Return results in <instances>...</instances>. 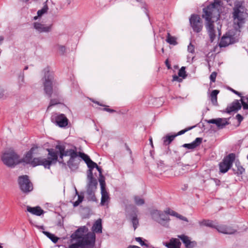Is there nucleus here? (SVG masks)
Wrapping results in <instances>:
<instances>
[{"mask_svg":"<svg viewBox=\"0 0 248 248\" xmlns=\"http://www.w3.org/2000/svg\"><path fill=\"white\" fill-rule=\"evenodd\" d=\"M71 241L77 240L69 245L68 248H93L95 245V234L89 232L86 226L78 228L71 235Z\"/></svg>","mask_w":248,"mask_h":248,"instance_id":"f257e3e1","label":"nucleus"},{"mask_svg":"<svg viewBox=\"0 0 248 248\" xmlns=\"http://www.w3.org/2000/svg\"><path fill=\"white\" fill-rule=\"evenodd\" d=\"M220 1L217 0L203 9L202 16L207 22L206 27L211 42H213L216 37L214 21L212 20V18H215L213 16V12L217 9L218 6H220Z\"/></svg>","mask_w":248,"mask_h":248,"instance_id":"f03ea898","label":"nucleus"},{"mask_svg":"<svg viewBox=\"0 0 248 248\" xmlns=\"http://www.w3.org/2000/svg\"><path fill=\"white\" fill-rule=\"evenodd\" d=\"M1 159L5 165L11 168L19 164V155L13 150L5 151L1 155Z\"/></svg>","mask_w":248,"mask_h":248,"instance_id":"7ed1b4c3","label":"nucleus"},{"mask_svg":"<svg viewBox=\"0 0 248 248\" xmlns=\"http://www.w3.org/2000/svg\"><path fill=\"white\" fill-rule=\"evenodd\" d=\"M44 71L45 76L43 78L44 90L48 97L50 98L53 92L52 86L55 84L54 80V74L49 71L48 68H45Z\"/></svg>","mask_w":248,"mask_h":248,"instance_id":"20e7f679","label":"nucleus"},{"mask_svg":"<svg viewBox=\"0 0 248 248\" xmlns=\"http://www.w3.org/2000/svg\"><path fill=\"white\" fill-rule=\"evenodd\" d=\"M48 156L46 158L41 157V165L45 169H50L52 164H55L58 161L59 150L55 151L53 149H47Z\"/></svg>","mask_w":248,"mask_h":248,"instance_id":"39448f33","label":"nucleus"},{"mask_svg":"<svg viewBox=\"0 0 248 248\" xmlns=\"http://www.w3.org/2000/svg\"><path fill=\"white\" fill-rule=\"evenodd\" d=\"M241 7V5L237 3L235 5L233 8L232 17L234 20V24L237 25L238 28H241L245 22L244 13L240 10Z\"/></svg>","mask_w":248,"mask_h":248,"instance_id":"423d86ee","label":"nucleus"},{"mask_svg":"<svg viewBox=\"0 0 248 248\" xmlns=\"http://www.w3.org/2000/svg\"><path fill=\"white\" fill-rule=\"evenodd\" d=\"M18 183L20 189L24 193H29L33 190L32 184L26 175L19 176Z\"/></svg>","mask_w":248,"mask_h":248,"instance_id":"0eeeda50","label":"nucleus"},{"mask_svg":"<svg viewBox=\"0 0 248 248\" xmlns=\"http://www.w3.org/2000/svg\"><path fill=\"white\" fill-rule=\"evenodd\" d=\"M235 155L231 153L225 157L219 164V170L221 173H226L232 167V163L235 160Z\"/></svg>","mask_w":248,"mask_h":248,"instance_id":"6e6552de","label":"nucleus"},{"mask_svg":"<svg viewBox=\"0 0 248 248\" xmlns=\"http://www.w3.org/2000/svg\"><path fill=\"white\" fill-rule=\"evenodd\" d=\"M19 164L23 163V165L24 166L28 164L31 165L33 167L41 165V157L33 158L32 155L27 152L22 158L20 159L19 157Z\"/></svg>","mask_w":248,"mask_h":248,"instance_id":"1a4fd4ad","label":"nucleus"},{"mask_svg":"<svg viewBox=\"0 0 248 248\" xmlns=\"http://www.w3.org/2000/svg\"><path fill=\"white\" fill-rule=\"evenodd\" d=\"M56 149L59 150L60 157L66 156H70V157H78V152L77 151V148L74 147V149H70L65 150V147L63 145H57L55 147Z\"/></svg>","mask_w":248,"mask_h":248,"instance_id":"9d476101","label":"nucleus"},{"mask_svg":"<svg viewBox=\"0 0 248 248\" xmlns=\"http://www.w3.org/2000/svg\"><path fill=\"white\" fill-rule=\"evenodd\" d=\"M189 22L193 31L196 33L201 32L202 29V24L200 16L193 14L189 18Z\"/></svg>","mask_w":248,"mask_h":248,"instance_id":"9b49d317","label":"nucleus"},{"mask_svg":"<svg viewBox=\"0 0 248 248\" xmlns=\"http://www.w3.org/2000/svg\"><path fill=\"white\" fill-rule=\"evenodd\" d=\"M51 122L60 127H66L68 123V120L63 114L55 113L51 117Z\"/></svg>","mask_w":248,"mask_h":248,"instance_id":"f8f14e48","label":"nucleus"},{"mask_svg":"<svg viewBox=\"0 0 248 248\" xmlns=\"http://www.w3.org/2000/svg\"><path fill=\"white\" fill-rule=\"evenodd\" d=\"M234 43L233 36L232 35L226 34L221 38L219 46L220 47H226Z\"/></svg>","mask_w":248,"mask_h":248,"instance_id":"ddd939ff","label":"nucleus"},{"mask_svg":"<svg viewBox=\"0 0 248 248\" xmlns=\"http://www.w3.org/2000/svg\"><path fill=\"white\" fill-rule=\"evenodd\" d=\"M238 100H235L233 101L230 106L227 107L226 109V112L228 113H231L232 111H237L241 109L242 104Z\"/></svg>","mask_w":248,"mask_h":248,"instance_id":"4468645a","label":"nucleus"},{"mask_svg":"<svg viewBox=\"0 0 248 248\" xmlns=\"http://www.w3.org/2000/svg\"><path fill=\"white\" fill-rule=\"evenodd\" d=\"M217 231L219 232L228 234H233L236 232V230L232 226L226 225H220L218 226Z\"/></svg>","mask_w":248,"mask_h":248,"instance_id":"2eb2a0df","label":"nucleus"},{"mask_svg":"<svg viewBox=\"0 0 248 248\" xmlns=\"http://www.w3.org/2000/svg\"><path fill=\"white\" fill-rule=\"evenodd\" d=\"M34 28L39 32H48L51 30V25L45 26L40 23L36 22L33 23Z\"/></svg>","mask_w":248,"mask_h":248,"instance_id":"dca6fc26","label":"nucleus"},{"mask_svg":"<svg viewBox=\"0 0 248 248\" xmlns=\"http://www.w3.org/2000/svg\"><path fill=\"white\" fill-rule=\"evenodd\" d=\"M77 157H70L69 160L67 162V166L72 171L75 170L78 168L80 159Z\"/></svg>","mask_w":248,"mask_h":248,"instance_id":"f3484780","label":"nucleus"},{"mask_svg":"<svg viewBox=\"0 0 248 248\" xmlns=\"http://www.w3.org/2000/svg\"><path fill=\"white\" fill-rule=\"evenodd\" d=\"M202 138H197L193 141L190 143L184 144L182 146L188 149H194L199 146L202 142Z\"/></svg>","mask_w":248,"mask_h":248,"instance_id":"a211bd4d","label":"nucleus"},{"mask_svg":"<svg viewBox=\"0 0 248 248\" xmlns=\"http://www.w3.org/2000/svg\"><path fill=\"white\" fill-rule=\"evenodd\" d=\"M27 211L32 215L37 216H40L43 215L45 213L44 211L41 208L37 206L35 207H31L30 206H27Z\"/></svg>","mask_w":248,"mask_h":248,"instance_id":"6ab92c4d","label":"nucleus"},{"mask_svg":"<svg viewBox=\"0 0 248 248\" xmlns=\"http://www.w3.org/2000/svg\"><path fill=\"white\" fill-rule=\"evenodd\" d=\"M199 223L201 226H204L211 228L216 229L217 231V228L219 226L218 225H217V223L214 221L209 219H203L202 220L199 221Z\"/></svg>","mask_w":248,"mask_h":248,"instance_id":"aec40b11","label":"nucleus"},{"mask_svg":"<svg viewBox=\"0 0 248 248\" xmlns=\"http://www.w3.org/2000/svg\"><path fill=\"white\" fill-rule=\"evenodd\" d=\"M92 230L93 231L92 232H93L95 234V233H101L102 232V220L100 218L98 219L93 224Z\"/></svg>","mask_w":248,"mask_h":248,"instance_id":"412c9836","label":"nucleus"},{"mask_svg":"<svg viewBox=\"0 0 248 248\" xmlns=\"http://www.w3.org/2000/svg\"><path fill=\"white\" fill-rule=\"evenodd\" d=\"M181 245L179 240L177 238H171L169 243H164L168 248H180Z\"/></svg>","mask_w":248,"mask_h":248,"instance_id":"4be33fe9","label":"nucleus"},{"mask_svg":"<svg viewBox=\"0 0 248 248\" xmlns=\"http://www.w3.org/2000/svg\"><path fill=\"white\" fill-rule=\"evenodd\" d=\"M166 215L167 214H166L165 213H164L161 211L160 216L158 218L157 222L164 227H168L169 226V222L170 219Z\"/></svg>","mask_w":248,"mask_h":248,"instance_id":"5701e85b","label":"nucleus"},{"mask_svg":"<svg viewBox=\"0 0 248 248\" xmlns=\"http://www.w3.org/2000/svg\"><path fill=\"white\" fill-rule=\"evenodd\" d=\"M164 212L167 215H170L171 216L175 217L177 218L180 219V220H184V221H186V222H188V219H187V218L186 217H184V216L179 214L177 212H176L170 209L169 208L166 209L165 210Z\"/></svg>","mask_w":248,"mask_h":248,"instance_id":"b1692460","label":"nucleus"},{"mask_svg":"<svg viewBox=\"0 0 248 248\" xmlns=\"http://www.w3.org/2000/svg\"><path fill=\"white\" fill-rule=\"evenodd\" d=\"M182 241L186 248H192L193 247V242H191L189 237L184 234L179 236Z\"/></svg>","mask_w":248,"mask_h":248,"instance_id":"393cba45","label":"nucleus"},{"mask_svg":"<svg viewBox=\"0 0 248 248\" xmlns=\"http://www.w3.org/2000/svg\"><path fill=\"white\" fill-rule=\"evenodd\" d=\"M219 91L217 90H213L210 95V99L212 104L215 106H218L217 103V94L219 93Z\"/></svg>","mask_w":248,"mask_h":248,"instance_id":"a878e982","label":"nucleus"},{"mask_svg":"<svg viewBox=\"0 0 248 248\" xmlns=\"http://www.w3.org/2000/svg\"><path fill=\"white\" fill-rule=\"evenodd\" d=\"M176 137V135L175 134L173 135H167L165 137L163 138V144L164 145H169L174 139V138Z\"/></svg>","mask_w":248,"mask_h":248,"instance_id":"bb28decb","label":"nucleus"},{"mask_svg":"<svg viewBox=\"0 0 248 248\" xmlns=\"http://www.w3.org/2000/svg\"><path fill=\"white\" fill-rule=\"evenodd\" d=\"M87 185V189H95L97 185V182L95 178L89 179Z\"/></svg>","mask_w":248,"mask_h":248,"instance_id":"cd10ccee","label":"nucleus"},{"mask_svg":"<svg viewBox=\"0 0 248 248\" xmlns=\"http://www.w3.org/2000/svg\"><path fill=\"white\" fill-rule=\"evenodd\" d=\"M235 166L237 168L236 171H235V170L234 169H233V170L235 171L234 173L237 176L242 174L245 172V169L240 165V163L239 161L235 162Z\"/></svg>","mask_w":248,"mask_h":248,"instance_id":"c85d7f7f","label":"nucleus"},{"mask_svg":"<svg viewBox=\"0 0 248 248\" xmlns=\"http://www.w3.org/2000/svg\"><path fill=\"white\" fill-rule=\"evenodd\" d=\"M166 42L170 45L175 46L177 44L176 38L174 36H171L169 32H168L166 38Z\"/></svg>","mask_w":248,"mask_h":248,"instance_id":"c756f323","label":"nucleus"},{"mask_svg":"<svg viewBox=\"0 0 248 248\" xmlns=\"http://www.w3.org/2000/svg\"><path fill=\"white\" fill-rule=\"evenodd\" d=\"M43 233L49 238L54 243H56L58 242L59 238L54 234L47 231H43Z\"/></svg>","mask_w":248,"mask_h":248,"instance_id":"7c9ffc66","label":"nucleus"},{"mask_svg":"<svg viewBox=\"0 0 248 248\" xmlns=\"http://www.w3.org/2000/svg\"><path fill=\"white\" fill-rule=\"evenodd\" d=\"M95 189H87V193L88 194L87 199L89 201L95 202L96 201V197L94 195Z\"/></svg>","mask_w":248,"mask_h":248,"instance_id":"2f4dec72","label":"nucleus"},{"mask_svg":"<svg viewBox=\"0 0 248 248\" xmlns=\"http://www.w3.org/2000/svg\"><path fill=\"white\" fill-rule=\"evenodd\" d=\"M161 211L158 210H153L151 211V215L152 218L156 221H158V218L160 216Z\"/></svg>","mask_w":248,"mask_h":248,"instance_id":"473e14b6","label":"nucleus"},{"mask_svg":"<svg viewBox=\"0 0 248 248\" xmlns=\"http://www.w3.org/2000/svg\"><path fill=\"white\" fill-rule=\"evenodd\" d=\"M131 221L132 223L134 229L135 230L139 225V219L137 217V216L136 214H134L131 216Z\"/></svg>","mask_w":248,"mask_h":248,"instance_id":"72a5a7b5","label":"nucleus"},{"mask_svg":"<svg viewBox=\"0 0 248 248\" xmlns=\"http://www.w3.org/2000/svg\"><path fill=\"white\" fill-rule=\"evenodd\" d=\"M76 194L78 196V199L73 203V206L74 207L78 206L83 200L84 195L83 194L80 193V194H78V192L77 190L76 189Z\"/></svg>","mask_w":248,"mask_h":248,"instance_id":"f704fd0d","label":"nucleus"},{"mask_svg":"<svg viewBox=\"0 0 248 248\" xmlns=\"http://www.w3.org/2000/svg\"><path fill=\"white\" fill-rule=\"evenodd\" d=\"M218 124H217V126L219 128H222L226 125L229 124V122L227 121V119L224 118H218Z\"/></svg>","mask_w":248,"mask_h":248,"instance_id":"c9c22d12","label":"nucleus"},{"mask_svg":"<svg viewBox=\"0 0 248 248\" xmlns=\"http://www.w3.org/2000/svg\"><path fill=\"white\" fill-rule=\"evenodd\" d=\"M78 156L83 159L86 163H87V162H89L91 160L90 157L84 153L78 152Z\"/></svg>","mask_w":248,"mask_h":248,"instance_id":"e433bc0d","label":"nucleus"},{"mask_svg":"<svg viewBox=\"0 0 248 248\" xmlns=\"http://www.w3.org/2000/svg\"><path fill=\"white\" fill-rule=\"evenodd\" d=\"M134 201L137 205H142L144 204V200L138 196H134Z\"/></svg>","mask_w":248,"mask_h":248,"instance_id":"4c0bfd02","label":"nucleus"},{"mask_svg":"<svg viewBox=\"0 0 248 248\" xmlns=\"http://www.w3.org/2000/svg\"><path fill=\"white\" fill-rule=\"evenodd\" d=\"M186 68L184 66H183L181 68V69L179 70L178 72V76L180 77H182L183 78H185L186 77L187 75L186 74V71L185 70Z\"/></svg>","mask_w":248,"mask_h":248,"instance_id":"58836bf2","label":"nucleus"},{"mask_svg":"<svg viewBox=\"0 0 248 248\" xmlns=\"http://www.w3.org/2000/svg\"><path fill=\"white\" fill-rule=\"evenodd\" d=\"M48 9L47 5L44 6L41 9L37 11L38 16H41L43 14L47 12Z\"/></svg>","mask_w":248,"mask_h":248,"instance_id":"ea45409f","label":"nucleus"},{"mask_svg":"<svg viewBox=\"0 0 248 248\" xmlns=\"http://www.w3.org/2000/svg\"><path fill=\"white\" fill-rule=\"evenodd\" d=\"M135 240L136 241L140 243L141 246L145 247L147 248L148 247L149 245L144 242V241L142 239V238L140 237H136Z\"/></svg>","mask_w":248,"mask_h":248,"instance_id":"a19ab883","label":"nucleus"},{"mask_svg":"<svg viewBox=\"0 0 248 248\" xmlns=\"http://www.w3.org/2000/svg\"><path fill=\"white\" fill-rule=\"evenodd\" d=\"M89 169L93 170L97 166V164L92 161L91 159L86 163Z\"/></svg>","mask_w":248,"mask_h":248,"instance_id":"79ce46f5","label":"nucleus"},{"mask_svg":"<svg viewBox=\"0 0 248 248\" xmlns=\"http://www.w3.org/2000/svg\"><path fill=\"white\" fill-rule=\"evenodd\" d=\"M109 197L108 195H102L101 197L100 204L103 206L104 205L105 203L108 201Z\"/></svg>","mask_w":248,"mask_h":248,"instance_id":"37998d69","label":"nucleus"},{"mask_svg":"<svg viewBox=\"0 0 248 248\" xmlns=\"http://www.w3.org/2000/svg\"><path fill=\"white\" fill-rule=\"evenodd\" d=\"M59 101L57 99H52L50 100L49 106L47 107V109H49L52 106L59 104Z\"/></svg>","mask_w":248,"mask_h":248,"instance_id":"c03bdc74","label":"nucleus"},{"mask_svg":"<svg viewBox=\"0 0 248 248\" xmlns=\"http://www.w3.org/2000/svg\"><path fill=\"white\" fill-rule=\"evenodd\" d=\"M101 188H104L106 187V183L105 181V177L102 175H100V178L99 179Z\"/></svg>","mask_w":248,"mask_h":248,"instance_id":"a18cd8bd","label":"nucleus"},{"mask_svg":"<svg viewBox=\"0 0 248 248\" xmlns=\"http://www.w3.org/2000/svg\"><path fill=\"white\" fill-rule=\"evenodd\" d=\"M37 149L38 147L34 145L27 153L33 156V154L37 153Z\"/></svg>","mask_w":248,"mask_h":248,"instance_id":"49530a36","label":"nucleus"},{"mask_svg":"<svg viewBox=\"0 0 248 248\" xmlns=\"http://www.w3.org/2000/svg\"><path fill=\"white\" fill-rule=\"evenodd\" d=\"M195 127H196V125H194V126H191V127H188V128H187L186 129H184V130H182L180 131L179 132H178L177 134H175V135H176V137H177L178 136L184 134L186 131H187L188 130H190L192 129V128H194Z\"/></svg>","mask_w":248,"mask_h":248,"instance_id":"de8ad7c7","label":"nucleus"},{"mask_svg":"<svg viewBox=\"0 0 248 248\" xmlns=\"http://www.w3.org/2000/svg\"><path fill=\"white\" fill-rule=\"evenodd\" d=\"M187 50L189 52L192 54H194L195 53V47L191 43L187 46Z\"/></svg>","mask_w":248,"mask_h":248,"instance_id":"09e8293b","label":"nucleus"},{"mask_svg":"<svg viewBox=\"0 0 248 248\" xmlns=\"http://www.w3.org/2000/svg\"><path fill=\"white\" fill-rule=\"evenodd\" d=\"M217 75V73L216 72H213L210 76V79L211 82H215L216 81V77Z\"/></svg>","mask_w":248,"mask_h":248,"instance_id":"8fccbe9b","label":"nucleus"},{"mask_svg":"<svg viewBox=\"0 0 248 248\" xmlns=\"http://www.w3.org/2000/svg\"><path fill=\"white\" fill-rule=\"evenodd\" d=\"M244 98H241L240 101L241 102L242 106H243V108L244 109H248V103L245 102L244 100Z\"/></svg>","mask_w":248,"mask_h":248,"instance_id":"3c124183","label":"nucleus"},{"mask_svg":"<svg viewBox=\"0 0 248 248\" xmlns=\"http://www.w3.org/2000/svg\"><path fill=\"white\" fill-rule=\"evenodd\" d=\"M207 122L209 124H215L217 126V124H218V118L210 119V120H208Z\"/></svg>","mask_w":248,"mask_h":248,"instance_id":"603ef678","label":"nucleus"},{"mask_svg":"<svg viewBox=\"0 0 248 248\" xmlns=\"http://www.w3.org/2000/svg\"><path fill=\"white\" fill-rule=\"evenodd\" d=\"M58 46V48L59 51L61 52V53L62 54H63L66 50L65 46L59 45Z\"/></svg>","mask_w":248,"mask_h":248,"instance_id":"864d4df0","label":"nucleus"},{"mask_svg":"<svg viewBox=\"0 0 248 248\" xmlns=\"http://www.w3.org/2000/svg\"><path fill=\"white\" fill-rule=\"evenodd\" d=\"M94 178L93 176L92 170L89 169L87 171V178L88 179Z\"/></svg>","mask_w":248,"mask_h":248,"instance_id":"5fc2aeb1","label":"nucleus"},{"mask_svg":"<svg viewBox=\"0 0 248 248\" xmlns=\"http://www.w3.org/2000/svg\"><path fill=\"white\" fill-rule=\"evenodd\" d=\"M230 90L231 91H232L233 93H234V94L238 95L239 96L241 97L242 98H244L245 97L244 96H241V93L239 92H238V91L231 88H230Z\"/></svg>","mask_w":248,"mask_h":248,"instance_id":"6e6d98bb","label":"nucleus"},{"mask_svg":"<svg viewBox=\"0 0 248 248\" xmlns=\"http://www.w3.org/2000/svg\"><path fill=\"white\" fill-rule=\"evenodd\" d=\"M236 118L237 119L238 122L240 123L243 120V116L240 114H237L236 115Z\"/></svg>","mask_w":248,"mask_h":248,"instance_id":"4d7b16f0","label":"nucleus"},{"mask_svg":"<svg viewBox=\"0 0 248 248\" xmlns=\"http://www.w3.org/2000/svg\"><path fill=\"white\" fill-rule=\"evenodd\" d=\"M142 8L143 9L144 12L145 13V14L147 15L148 17H149V14H148V11L146 7V5L145 3H144L143 5V6L142 7Z\"/></svg>","mask_w":248,"mask_h":248,"instance_id":"13d9d810","label":"nucleus"},{"mask_svg":"<svg viewBox=\"0 0 248 248\" xmlns=\"http://www.w3.org/2000/svg\"><path fill=\"white\" fill-rule=\"evenodd\" d=\"M101 195H108V192L106 189V187L104 188H101Z\"/></svg>","mask_w":248,"mask_h":248,"instance_id":"bf43d9fd","label":"nucleus"},{"mask_svg":"<svg viewBox=\"0 0 248 248\" xmlns=\"http://www.w3.org/2000/svg\"><path fill=\"white\" fill-rule=\"evenodd\" d=\"M63 158V157H62V158H60L59 157V160L58 159V161L59 162V163L60 164H62V165L64 167H66V163L64 162Z\"/></svg>","mask_w":248,"mask_h":248,"instance_id":"052dcab7","label":"nucleus"},{"mask_svg":"<svg viewBox=\"0 0 248 248\" xmlns=\"http://www.w3.org/2000/svg\"><path fill=\"white\" fill-rule=\"evenodd\" d=\"M173 80L174 81H181L182 79H180L177 75H174L173 76Z\"/></svg>","mask_w":248,"mask_h":248,"instance_id":"680f3d73","label":"nucleus"},{"mask_svg":"<svg viewBox=\"0 0 248 248\" xmlns=\"http://www.w3.org/2000/svg\"><path fill=\"white\" fill-rule=\"evenodd\" d=\"M103 110L105 111L109 112H114L115 111V110H114V109H112L111 108H104L103 109Z\"/></svg>","mask_w":248,"mask_h":248,"instance_id":"e2e57ef3","label":"nucleus"},{"mask_svg":"<svg viewBox=\"0 0 248 248\" xmlns=\"http://www.w3.org/2000/svg\"><path fill=\"white\" fill-rule=\"evenodd\" d=\"M165 64L168 69H170L171 68L170 64V63L169 62V60L168 59L166 60L165 61Z\"/></svg>","mask_w":248,"mask_h":248,"instance_id":"0e129e2a","label":"nucleus"},{"mask_svg":"<svg viewBox=\"0 0 248 248\" xmlns=\"http://www.w3.org/2000/svg\"><path fill=\"white\" fill-rule=\"evenodd\" d=\"M95 168H96L97 169V170L98 171L100 175H102V169L100 167L98 166L97 165V166L95 167Z\"/></svg>","mask_w":248,"mask_h":248,"instance_id":"69168bd1","label":"nucleus"},{"mask_svg":"<svg viewBox=\"0 0 248 248\" xmlns=\"http://www.w3.org/2000/svg\"><path fill=\"white\" fill-rule=\"evenodd\" d=\"M3 90L2 89L0 88V98H2L3 96Z\"/></svg>","mask_w":248,"mask_h":248,"instance_id":"338daca9","label":"nucleus"},{"mask_svg":"<svg viewBox=\"0 0 248 248\" xmlns=\"http://www.w3.org/2000/svg\"><path fill=\"white\" fill-rule=\"evenodd\" d=\"M217 16H216V20H217L219 19L220 18V14L219 13L217 12Z\"/></svg>","mask_w":248,"mask_h":248,"instance_id":"774afa93","label":"nucleus"}]
</instances>
